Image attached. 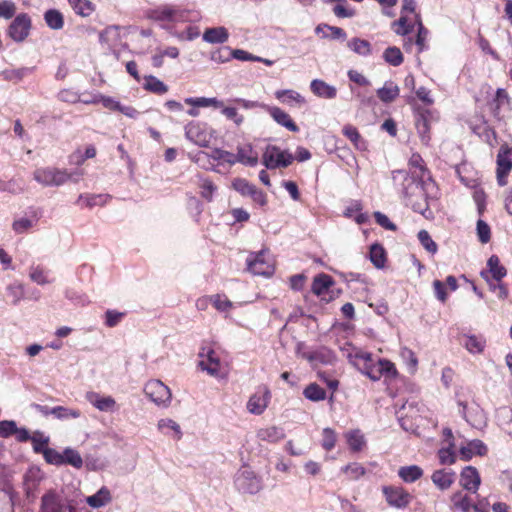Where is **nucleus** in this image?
I'll use <instances>...</instances> for the list:
<instances>
[{
  "label": "nucleus",
  "mask_w": 512,
  "mask_h": 512,
  "mask_svg": "<svg viewBox=\"0 0 512 512\" xmlns=\"http://www.w3.org/2000/svg\"><path fill=\"white\" fill-rule=\"evenodd\" d=\"M322 436H323L322 447L326 451L332 450L335 446L336 439H337L336 432L331 428H324L323 432H322Z\"/></svg>",
  "instance_id": "obj_52"
},
{
  "label": "nucleus",
  "mask_w": 512,
  "mask_h": 512,
  "mask_svg": "<svg viewBox=\"0 0 512 512\" xmlns=\"http://www.w3.org/2000/svg\"><path fill=\"white\" fill-rule=\"evenodd\" d=\"M145 395L156 405L167 407L172 398L170 389L160 380H150L144 387Z\"/></svg>",
  "instance_id": "obj_4"
},
{
  "label": "nucleus",
  "mask_w": 512,
  "mask_h": 512,
  "mask_svg": "<svg viewBox=\"0 0 512 512\" xmlns=\"http://www.w3.org/2000/svg\"><path fill=\"white\" fill-rule=\"evenodd\" d=\"M399 477L406 483H412L423 476V470L417 465L403 466L398 470Z\"/></svg>",
  "instance_id": "obj_29"
},
{
  "label": "nucleus",
  "mask_w": 512,
  "mask_h": 512,
  "mask_svg": "<svg viewBox=\"0 0 512 512\" xmlns=\"http://www.w3.org/2000/svg\"><path fill=\"white\" fill-rule=\"evenodd\" d=\"M235 487L243 494H256L261 488L260 478L250 469H240L235 475Z\"/></svg>",
  "instance_id": "obj_2"
},
{
  "label": "nucleus",
  "mask_w": 512,
  "mask_h": 512,
  "mask_svg": "<svg viewBox=\"0 0 512 512\" xmlns=\"http://www.w3.org/2000/svg\"><path fill=\"white\" fill-rule=\"evenodd\" d=\"M394 181L402 180V194L415 212L426 216L428 210V201L426 187L433 185L432 182H426L421 178L417 171H411V174L405 171H396L393 176Z\"/></svg>",
  "instance_id": "obj_1"
},
{
  "label": "nucleus",
  "mask_w": 512,
  "mask_h": 512,
  "mask_svg": "<svg viewBox=\"0 0 512 512\" xmlns=\"http://www.w3.org/2000/svg\"><path fill=\"white\" fill-rule=\"evenodd\" d=\"M31 18L26 13L17 15L8 27V35L15 42H23L29 35Z\"/></svg>",
  "instance_id": "obj_7"
},
{
  "label": "nucleus",
  "mask_w": 512,
  "mask_h": 512,
  "mask_svg": "<svg viewBox=\"0 0 512 512\" xmlns=\"http://www.w3.org/2000/svg\"><path fill=\"white\" fill-rule=\"evenodd\" d=\"M343 134L353 143L356 149L361 151L366 150V142L362 139L356 127L352 125L344 126Z\"/></svg>",
  "instance_id": "obj_32"
},
{
  "label": "nucleus",
  "mask_w": 512,
  "mask_h": 512,
  "mask_svg": "<svg viewBox=\"0 0 512 512\" xmlns=\"http://www.w3.org/2000/svg\"><path fill=\"white\" fill-rule=\"evenodd\" d=\"M33 178L43 186H59L69 179V175L56 168H39L34 171Z\"/></svg>",
  "instance_id": "obj_5"
},
{
  "label": "nucleus",
  "mask_w": 512,
  "mask_h": 512,
  "mask_svg": "<svg viewBox=\"0 0 512 512\" xmlns=\"http://www.w3.org/2000/svg\"><path fill=\"white\" fill-rule=\"evenodd\" d=\"M267 252L262 250L247 259V268L254 275L271 276L274 272L272 263L266 260Z\"/></svg>",
  "instance_id": "obj_10"
},
{
  "label": "nucleus",
  "mask_w": 512,
  "mask_h": 512,
  "mask_svg": "<svg viewBox=\"0 0 512 512\" xmlns=\"http://www.w3.org/2000/svg\"><path fill=\"white\" fill-rule=\"evenodd\" d=\"M294 160L291 153L281 151L279 147L269 145L265 149L262 157V162L267 169H275L278 167H287Z\"/></svg>",
  "instance_id": "obj_3"
},
{
  "label": "nucleus",
  "mask_w": 512,
  "mask_h": 512,
  "mask_svg": "<svg viewBox=\"0 0 512 512\" xmlns=\"http://www.w3.org/2000/svg\"><path fill=\"white\" fill-rule=\"evenodd\" d=\"M383 57L392 66H399L403 63V54L397 47H388L384 51Z\"/></svg>",
  "instance_id": "obj_41"
},
{
  "label": "nucleus",
  "mask_w": 512,
  "mask_h": 512,
  "mask_svg": "<svg viewBox=\"0 0 512 512\" xmlns=\"http://www.w3.org/2000/svg\"><path fill=\"white\" fill-rule=\"evenodd\" d=\"M87 400L98 410L103 412H111L116 406V401L111 396H100L98 393L89 392L86 395Z\"/></svg>",
  "instance_id": "obj_17"
},
{
  "label": "nucleus",
  "mask_w": 512,
  "mask_h": 512,
  "mask_svg": "<svg viewBox=\"0 0 512 512\" xmlns=\"http://www.w3.org/2000/svg\"><path fill=\"white\" fill-rule=\"evenodd\" d=\"M268 112L271 117L281 126H284L292 132H298L299 128L291 119L288 113L280 109L279 107H268Z\"/></svg>",
  "instance_id": "obj_20"
},
{
  "label": "nucleus",
  "mask_w": 512,
  "mask_h": 512,
  "mask_svg": "<svg viewBox=\"0 0 512 512\" xmlns=\"http://www.w3.org/2000/svg\"><path fill=\"white\" fill-rule=\"evenodd\" d=\"M258 437L261 440L268 441V442H277L284 438V432L281 428H278L276 426L267 427L264 429L259 430Z\"/></svg>",
  "instance_id": "obj_35"
},
{
  "label": "nucleus",
  "mask_w": 512,
  "mask_h": 512,
  "mask_svg": "<svg viewBox=\"0 0 512 512\" xmlns=\"http://www.w3.org/2000/svg\"><path fill=\"white\" fill-rule=\"evenodd\" d=\"M487 266L489 271H482L480 275L488 282V273H491L492 277L497 281H500L503 277L506 276V269L504 266L500 265L499 258L496 255H492L488 259Z\"/></svg>",
  "instance_id": "obj_23"
},
{
  "label": "nucleus",
  "mask_w": 512,
  "mask_h": 512,
  "mask_svg": "<svg viewBox=\"0 0 512 512\" xmlns=\"http://www.w3.org/2000/svg\"><path fill=\"white\" fill-rule=\"evenodd\" d=\"M486 452H487V447L479 439L471 440L467 443L466 446H462L460 448L461 457H462V459H464L466 461L471 459L473 457V455L482 456V455H485Z\"/></svg>",
  "instance_id": "obj_22"
},
{
  "label": "nucleus",
  "mask_w": 512,
  "mask_h": 512,
  "mask_svg": "<svg viewBox=\"0 0 512 512\" xmlns=\"http://www.w3.org/2000/svg\"><path fill=\"white\" fill-rule=\"evenodd\" d=\"M379 369L377 371V374L373 373V372H368V376L372 379V380H378L381 376V374L383 372L387 373V374H395L396 373V370L394 368V365L388 361V360H380L379 363Z\"/></svg>",
  "instance_id": "obj_51"
},
{
  "label": "nucleus",
  "mask_w": 512,
  "mask_h": 512,
  "mask_svg": "<svg viewBox=\"0 0 512 512\" xmlns=\"http://www.w3.org/2000/svg\"><path fill=\"white\" fill-rule=\"evenodd\" d=\"M412 171H417L421 178H424L426 168L423 165V159L419 154H413L409 160Z\"/></svg>",
  "instance_id": "obj_59"
},
{
  "label": "nucleus",
  "mask_w": 512,
  "mask_h": 512,
  "mask_svg": "<svg viewBox=\"0 0 512 512\" xmlns=\"http://www.w3.org/2000/svg\"><path fill=\"white\" fill-rule=\"evenodd\" d=\"M457 509H460L462 512H485L478 505L473 504L468 496L458 505Z\"/></svg>",
  "instance_id": "obj_63"
},
{
  "label": "nucleus",
  "mask_w": 512,
  "mask_h": 512,
  "mask_svg": "<svg viewBox=\"0 0 512 512\" xmlns=\"http://www.w3.org/2000/svg\"><path fill=\"white\" fill-rule=\"evenodd\" d=\"M418 239L423 247L430 253H436L437 244L432 240L431 236L426 230H420L418 233Z\"/></svg>",
  "instance_id": "obj_53"
},
{
  "label": "nucleus",
  "mask_w": 512,
  "mask_h": 512,
  "mask_svg": "<svg viewBox=\"0 0 512 512\" xmlns=\"http://www.w3.org/2000/svg\"><path fill=\"white\" fill-rule=\"evenodd\" d=\"M414 13L415 12V1L414 0H403V7H402V15L399 18L397 22L394 24L398 26L397 29H395V32L399 35H408L413 31L414 25L411 23H408L407 16L404 15V13Z\"/></svg>",
  "instance_id": "obj_15"
},
{
  "label": "nucleus",
  "mask_w": 512,
  "mask_h": 512,
  "mask_svg": "<svg viewBox=\"0 0 512 512\" xmlns=\"http://www.w3.org/2000/svg\"><path fill=\"white\" fill-rule=\"evenodd\" d=\"M342 470L351 479H358L365 473L364 467L358 463L346 465Z\"/></svg>",
  "instance_id": "obj_56"
},
{
  "label": "nucleus",
  "mask_w": 512,
  "mask_h": 512,
  "mask_svg": "<svg viewBox=\"0 0 512 512\" xmlns=\"http://www.w3.org/2000/svg\"><path fill=\"white\" fill-rule=\"evenodd\" d=\"M185 135L187 139L200 147H207L210 143V135L196 122H190L186 125Z\"/></svg>",
  "instance_id": "obj_14"
},
{
  "label": "nucleus",
  "mask_w": 512,
  "mask_h": 512,
  "mask_svg": "<svg viewBox=\"0 0 512 512\" xmlns=\"http://www.w3.org/2000/svg\"><path fill=\"white\" fill-rule=\"evenodd\" d=\"M209 299L220 312H226L232 307V302L226 296L216 294L212 295Z\"/></svg>",
  "instance_id": "obj_48"
},
{
  "label": "nucleus",
  "mask_w": 512,
  "mask_h": 512,
  "mask_svg": "<svg viewBox=\"0 0 512 512\" xmlns=\"http://www.w3.org/2000/svg\"><path fill=\"white\" fill-rule=\"evenodd\" d=\"M185 103L188 105H191L193 107H215V108H222L223 102L218 100L217 98H206V97H199V98H186Z\"/></svg>",
  "instance_id": "obj_38"
},
{
  "label": "nucleus",
  "mask_w": 512,
  "mask_h": 512,
  "mask_svg": "<svg viewBox=\"0 0 512 512\" xmlns=\"http://www.w3.org/2000/svg\"><path fill=\"white\" fill-rule=\"evenodd\" d=\"M303 357L311 363H320L324 365L332 364L335 360L334 353L327 348H320L316 351L306 352L303 354Z\"/></svg>",
  "instance_id": "obj_19"
},
{
  "label": "nucleus",
  "mask_w": 512,
  "mask_h": 512,
  "mask_svg": "<svg viewBox=\"0 0 512 512\" xmlns=\"http://www.w3.org/2000/svg\"><path fill=\"white\" fill-rule=\"evenodd\" d=\"M177 11L170 6L159 7L150 13V17L158 21H172L174 20Z\"/></svg>",
  "instance_id": "obj_39"
},
{
  "label": "nucleus",
  "mask_w": 512,
  "mask_h": 512,
  "mask_svg": "<svg viewBox=\"0 0 512 512\" xmlns=\"http://www.w3.org/2000/svg\"><path fill=\"white\" fill-rule=\"evenodd\" d=\"M481 484V478L477 469L466 466L460 473V485L467 491L476 493Z\"/></svg>",
  "instance_id": "obj_13"
},
{
  "label": "nucleus",
  "mask_w": 512,
  "mask_h": 512,
  "mask_svg": "<svg viewBox=\"0 0 512 512\" xmlns=\"http://www.w3.org/2000/svg\"><path fill=\"white\" fill-rule=\"evenodd\" d=\"M63 464H69L75 468H81L83 460L76 450L67 448L63 452Z\"/></svg>",
  "instance_id": "obj_44"
},
{
  "label": "nucleus",
  "mask_w": 512,
  "mask_h": 512,
  "mask_svg": "<svg viewBox=\"0 0 512 512\" xmlns=\"http://www.w3.org/2000/svg\"><path fill=\"white\" fill-rule=\"evenodd\" d=\"M459 405L462 407V415L472 426L478 427L485 422L484 411L480 408L479 405L474 404L471 407L464 402H459Z\"/></svg>",
  "instance_id": "obj_16"
},
{
  "label": "nucleus",
  "mask_w": 512,
  "mask_h": 512,
  "mask_svg": "<svg viewBox=\"0 0 512 512\" xmlns=\"http://www.w3.org/2000/svg\"><path fill=\"white\" fill-rule=\"evenodd\" d=\"M232 58H235L240 61H255L260 60L259 56H255L245 50L242 49H234L232 50Z\"/></svg>",
  "instance_id": "obj_62"
},
{
  "label": "nucleus",
  "mask_w": 512,
  "mask_h": 512,
  "mask_svg": "<svg viewBox=\"0 0 512 512\" xmlns=\"http://www.w3.org/2000/svg\"><path fill=\"white\" fill-rule=\"evenodd\" d=\"M399 87L392 81H388L377 90L378 98L384 103H390L399 96Z\"/></svg>",
  "instance_id": "obj_27"
},
{
  "label": "nucleus",
  "mask_w": 512,
  "mask_h": 512,
  "mask_svg": "<svg viewBox=\"0 0 512 512\" xmlns=\"http://www.w3.org/2000/svg\"><path fill=\"white\" fill-rule=\"evenodd\" d=\"M382 491L387 503L398 509L406 508L412 500L410 493L400 486H384Z\"/></svg>",
  "instance_id": "obj_8"
},
{
  "label": "nucleus",
  "mask_w": 512,
  "mask_h": 512,
  "mask_svg": "<svg viewBox=\"0 0 512 512\" xmlns=\"http://www.w3.org/2000/svg\"><path fill=\"white\" fill-rule=\"evenodd\" d=\"M232 187L242 196H249L255 203L260 206L267 204L266 194L258 189L254 184L249 183L246 179L235 178Z\"/></svg>",
  "instance_id": "obj_6"
},
{
  "label": "nucleus",
  "mask_w": 512,
  "mask_h": 512,
  "mask_svg": "<svg viewBox=\"0 0 512 512\" xmlns=\"http://www.w3.org/2000/svg\"><path fill=\"white\" fill-rule=\"evenodd\" d=\"M229 33L225 27L208 28L203 33V40L212 44H222L228 40Z\"/></svg>",
  "instance_id": "obj_24"
},
{
  "label": "nucleus",
  "mask_w": 512,
  "mask_h": 512,
  "mask_svg": "<svg viewBox=\"0 0 512 512\" xmlns=\"http://www.w3.org/2000/svg\"><path fill=\"white\" fill-rule=\"evenodd\" d=\"M270 399V391L267 387L254 393L247 402V409L250 413L260 415L266 409Z\"/></svg>",
  "instance_id": "obj_12"
},
{
  "label": "nucleus",
  "mask_w": 512,
  "mask_h": 512,
  "mask_svg": "<svg viewBox=\"0 0 512 512\" xmlns=\"http://www.w3.org/2000/svg\"><path fill=\"white\" fill-rule=\"evenodd\" d=\"M512 169V147L502 146L497 155V182L507 184V176Z\"/></svg>",
  "instance_id": "obj_9"
},
{
  "label": "nucleus",
  "mask_w": 512,
  "mask_h": 512,
  "mask_svg": "<svg viewBox=\"0 0 512 512\" xmlns=\"http://www.w3.org/2000/svg\"><path fill=\"white\" fill-rule=\"evenodd\" d=\"M222 113L228 118L235 122L236 125H240L243 122V116L238 114L236 108L233 107H224L222 109Z\"/></svg>",
  "instance_id": "obj_64"
},
{
  "label": "nucleus",
  "mask_w": 512,
  "mask_h": 512,
  "mask_svg": "<svg viewBox=\"0 0 512 512\" xmlns=\"http://www.w3.org/2000/svg\"><path fill=\"white\" fill-rule=\"evenodd\" d=\"M415 23L418 25L416 45L418 46V52H421L425 49V41L428 36V30L423 26L421 18L418 14H415Z\"/></svg>",
  "instance_id": "obj_46"
},
{
  "label": "nucleus",
  "mask_w": 512,
  "mask_h": 512,
  "mask_svg": "<svg viewBox=\"0 0 512 512\" xmlns=\"http://www.w3.org/2000/svg\"><path fill=\"white\" fill-rule=\"evenodd\" d=\"M144 88L157 94H164L168 91V87L154 76L146 77Z\"/></svg>",
  "instance_id": "obj_45"
},
{
  "label": "nucleus",
  "mask_w": 512,
  "mask_h": 512,
  "mask_svg": "<svg viewBox=\"0 0 512 512\" xmlns=\"http://www.w3.org/2000/svg\"><path fill=\"white\" fill-rule=\"evenodd\" d=\"M108 199H109L108 195H101V194H99V195H86V196L80 195L78 201L79 202H84L86 204V206L91 208V207H94V206H97V205L105 204Z\"/></svg>",
  "instance_id": "obj_47"
},
{
  "label": "nucleus",
  "mask_w": 512,
  "mask_h": 512,
  "mask_svg": "<svg viewBox=\"0 0 512 512\" xmlns=\"http://www.w3.org/2000/svg\"><path fill=\"white\" fill-rule=\"evenodd\" d=\"M347 46L356 54L361 56H368L372 53L371 44L364 39L352 38L348 41Z\"/></svg>",
  "instance_id": "obj_34"
},
{
  "label": "nucleus",
  "mask_w": 512,
  "mask_h": 512,
  "mask_svg": "<svg viewBox=\"0 0 512 512\" xmlns=\"http://www.w3.org/2000/svg\"><path fill=\"white\" fill-rule=\"evenodd\" d=\"M200 188H201V196L208 201L212 200L213 194L217 190V187L209 179H203L200 184Z\"/></svg>",
  "instance_id": "obj_57"
},
{
  "label": "nucleus",
  "mask_w": 512,
  "mask_h": 512,
  "mask_svg": "<svg viewBox=\"0 0 512 512\" xmlns=\"http://www.w3.org/2000/svg\"><path fill=\"white\" fill-rule=\"evenodd\" d=\"M477 234H478L479 240L482 243H487L490 241V238H491L490 227L485 221H483L481 219H479L477 221Z\"/></svg>",
  "instance_id": "obj_58"
},
{
  "label": "nucleus",
  "mask_w": 512,
  "mask_h": 512,
  "mask_svg": "<svg viewBox=\"0 0 512 512\" xmlns=\"http://www.w3.org/2000/svg\"><path fill=\"white\" fill-rule=\"evenodd\" d=\"M199 355L200 357H205L199 362L201 369L207 371L212 376L218 375L220 370V360L216 356L215 352L212 349H209L206 354H204L203 351Z\"/></svg>",
  "instance_id": "obj_18"
},
{
  "label": "nucleus",
  "mask_w": 512,
  "mask_h": 512,
  "mask_svg": "<svg viewBox=\"0 0 512 512\" xmlns=\"http://www.w3.org/2000/svg\"><path fill=\"white\" fill-rule=\"evenodd\" d=\"M333 285V280L329 275L320 274L314 278L312 283V292L316 295H322Z\"/></svg>",
  "instance_id": "obj_33"
},
{
  "label": "nucleus",
  "mask_w": 512,
  "mask_h": 512,
  "mask_svg": "<svg viewBox=\"0 0 512 512\" xmlns=\"http://www.w3.org/2000/svg\"><path fill=\"white\" fill-rule=\"evenodd\" d=\"M111 500L112 497L109 489L102 487L94 495L88 496L86 498V503L92 508H100L111 502Z\"/></svg>",
  "instance_id": "obj_26"
},
{
  "label": "nucleus",
  "mask_w": 512,
  "mask_h": 512,
  "mask_svg": "<svg viewBox=\"0 0 512 512\" xmlns=\"http://www.w3.org/2000/svg\"><path fill=\"white\" fill-rule=\"evenodd\" d=\"M76 14L87 17L94 11V5L89 0H68Z\"/></svg>",
  "instance_id": "obj_36"
},
{
  "label": "nucleus",
  "mask_w": 512,
  "mask_h": 512,
  "mask_svg": "<svg viewBox=\"0 0 512 512\" xmlns=\"http://www.w3.org/2000/svg\"><path fill=\"white\" fill-rule=\"evenodd\" d=\"M370 260L378 269L383 268L386 262V253L380 244H373L370 248Z\"/></svg>",
  "instance_id": "obj_37"
},
{
  "label": "nucleus",
  "mask_w": 512,
  "mask_h": 512,
  "mask_svg": "<svg viewBox=\"0 0 512 512\" xmlns=\"http://www.w3.org/2000/svg\"><path fill=\"white\" fill-rule=\"evenodd\" d=\"M44 458L48 463L61 465L63 464V454L58 453L56 450L51 448H45L43 450Z\"/></svg>",
  "instance_id": "obj_60"
},
{
  "label": "nucleus",
  "mask_w": 512,
  "mask_h": 512,
  "mask_svg": "<svg viewBox=\"0 0 512 512\" xmlns=\"http://www.w3.org/2000/svg\"><path fill=\"white\" fill-rule=\"evenodd\" d=\"M51 415H54L57 419L64 420L70 417L79 418L81 412L78 409H71L64 406H56L51 409Z\"/></svg>",
  "instance_id": "obj_42"
},
{
  "label": "nucleus",
  "mask_w": 512,
  "mask_h": 512,
  "mask_svg": "<svg viewBox=\"0 0 512 512\" xmlns=\"http://www.w3.org/2000/svg\"><path fill=\"white\" fill-rule=\"evenodd\" d=\"M276 98L283 102L295 101L297 103H304V98L293 90H279L275 93Z\"/></svg>",
  "instance_id": "obj_49"
},
{
  "label": "nucleus",
  "mask_w": 512,
  "mask_h": 512,
  "mask_svg": "<svg viewBox=\"0 0 512 512\" xmlns=\"http://www.w3.org/2000/svg\"><path fill=\"white\" fill-rule=\"evenodd\" d=\"M304 396L314 402L322 401L326 398V391L316 383L309 384L303 391Z\"/></svg>",
  "instance_id": "obj_40"
},
{
  "label": "nucleus",
  "mask_w": 512,
  "mask_h": 512,
  "mask_svg": "<svg viewBox=\"0 0 512 512\" xmlns=\"http://www.w3.org/2000/svg\"><path fill=\"white\" fill-rule=\"evenodd\" d=\"M17 431V426L14 421L4 420L0 422V436L8 437Z\"/></svg>",
  "instance_id": "obj_61"
},
{
  "label": "nucleus",
  "mask_w": 512,
  "mask_h": 512,
  "mask_svg": "<svg viewBox=\"0 0 512 512\" xmlns=\"http://www.w3.org/2000/svg\"><path fill=\"white\" fill-rule=\"evenodd\" d=\"M311 91L318 97L333 99L337 95V89L323 80L314 79L310 84Z\"/></svg>",
  "instance_id": "obj_21"
},
{
  "label": "nucleus",
  "mask_w": 512,
  "mask_h": 512,
  "mask_svg": "<svg viewBox=\"0 0 512 512\" xmlns=\"http://www.w3.org/2000/svg\"><path fill=\"white\" fill-rule=\"evenodd\" d=\"M464 345L471 353H480L484 348V341L476 336H466Z\"/></svg>",
  "instance_id": "obj_50"
},
{
  "label": "nucleus",
  "mask_w": 512,
  "mask_h": 512,
  "mask_svg": "<svg viewBox=\"0 0 512 512\" xmlns=\"http://www.w3.org/2000/svg\"><path fill=\"white\" fill-rule=\"evenodd\" d=\"M16 5L12 1H0V17L4 19H11L16 13Z\"/></svg>",
  "instance_id": "obj_54"
},
{
  "label": "nucleus",
  "mask_w": 512,
  "mask_h": 512,
  "mask_svg": "<svg viewBox=\"0 0 512 512\" xmlns=\"http://www.w3.org/2000/svg\"><path fill=\"white\" fill-rule=\"evenodd\" d=\"M231 57L232 50L229 47H223L211 53V60L216 63H224Z\"/></svg>",
  "instance_id": "obj_55"
},
{
  "label": "nucleus",
  "mask_w": 512,
  "mask_h": 512,
  "mask_svg": "<svg viewBox=\"0 0 512 512\" xmlns=\"http://www.w3.org/2000/svg\"><path fill=\"white\" fill-rule=\"evenodd\" d=\"M432 482L440 489L446 490L454 483L455 473L436 470L431 476Z\"/></svg>",
  "instance_id": "obj_25"
},
{
  "label": "nucleus",
  "mask_w": 512,
  "mask_h": 512,
  "mask_svg": "<svg viewBox=\"0 0 512 512\" xmlns=\"http://www.w3.org/2000/svg\"><path fill=\"white\" fill-rule=\"evenodd\" d=\"M67 509L71 512L72 507H67L63 504L61 498L53 490L45 493L41 498L40 512H67Z\"/></svg>",
  "instance_id": "obj_11"
},
{
  "label": "nucleus",
  "mask_w": 512,
  "mask_h": 512,
  "mask_svg": "<svg viewBox=\"0 0 512 512\" xmlns=\"http://www.w3.org/2000/svg\"><path fill=\"white\" fill-rule=\"evenodd\" d=\"M158 429L162 431L163 433L167 434L165 429H170L174 432V437L177 440H180L182 437V431L178 423H176L174 420L165 418L158 421Z\"/></svg>",
  "instance_id": "obj_43"
},
{
  "label": "nucleus",
  "mask_w": 512,
  "mask_h": 512,
  "mask_svg": "<svg viewBox=\"0 0 512 512\" xmlns=\"http://www.w3.org/2000/svg\"><path fill=\"white\" fill-rule=\"evenodd\" d=\"M345 438L349 448L354 452L361 451L366 445L365 437L359 429L348 431L345 434Z\"/></svg>",
  "instance_id": "obj_28"
},
{
  "label": "nucleus",
  "mask_w": 512,
  "mask_h": 512,
  "mask_svg": "<svg viewBox=\"0 0 512 512\" xmlns=\"http://www.w3.org/2000/svg\"><path fill=\"white\" fill-rule=\"evenodd\" d=\"M47 26L53 30H60L64 26L63 14L57 9H49L44 13Z\"/></svg>",
  "instance_id": "obj_31"
},
{
  "label": "nucleus",
  "mask_w": 512,
  "mask_h": 512,
  "mask_svg": "<svg viewBox=\"0 0 512 512\" xmlns=\"http://www.w3.org/2000/svg\"><path fill=\"white\" fill-rule=\"evenodd\" d=\"M235 158L236 162H240L249 166H255L258 163V156L253 153L252 147L250 145L238 147Z\"/></svg>",
  "instance_id": "obj_30"
}]
</instances>
